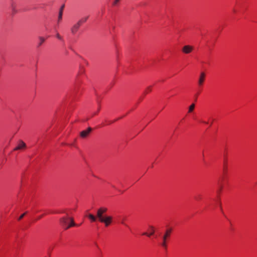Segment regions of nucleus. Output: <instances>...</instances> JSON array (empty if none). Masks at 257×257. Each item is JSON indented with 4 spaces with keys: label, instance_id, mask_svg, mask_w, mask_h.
Listing matches in <instances>:
<instances>
[{
    "label": "nucleus",
    "instance_id": "1",
    "mask_svg": "<svg viewBox=\"0 0 257 257\" xmlns=\"http://www.w3.org/2000/svg\"><path fill=\"white\" fill-rule=\"evenodd\" d=\"M61 225L65 229H67L71 226L75 225L73 219L70 217H64L60 219Z\"/></svg>",
    "mask_w": 257,
    "mask_h": 257
},
{
    "label": "nucleus",
    "instance_id": "2",
    "mask_svg": "<svg viewBox=\"0 0 257 257\" xmlns=\"http://www.w3.org/2000/svg\"><path fill=\"white\" fill-rule=\"evenodd\" d=\"M172 230L171 229H168L166 230L164 234L163 235L162 241L160 242V245L164 248L165 249L167 248L168 246V241L169 239L171 234Z\"/></svg>",
    "mask_w": 257,
    "mask_h": 257
},
{
    "label": "nucleus",
    "instance_id": "3",
    "mask_svg": "<svg viewBox=\"0 0 257 257\" xmlns=\"http://www.w3.org/2000/svg\"><path fill=\"white\" fill-rule=\"evenodd\" d=\"M98 220L104 224L105 227H108L113 222V218L111 216L105 215L98 218Z\"/></svg>",
    "mask_w": 257,
    "mask_h": 257
},
{
    "label": "nucleus",
    "instance_id": "4",
    "mask_svg": "<svg viewBox=\"0 0 257 257\" xmlns=\"http://www.w3.org/2000/svg\"><path fill=\"white\" fill-rule=\"evenodd\" d=\"M206 74L204 72H200L198 79V85L199 87H202L205 80Z\"/></svg>",
    "mask_w": 257,
    "mask_h": 257
},
{
    "label": "nucleus",
    "instance_id": "5",
    "mask_svg": "<svg viewBox=\"0 0 257 257\" xmlns=\"http://www.w3.org/2000/svg\"><path fill=\"white\" fill-rule=\"evenodd\" d=\"M147 230V232H144L142 234L144 235H146L148 237H150L154 234L155 229L154 226L149 225L148 227Z\"/></svg>",
    "mask_w": 257,
    "mask_h": 257
},
{
    "label": "nucleus",
    "instance_id": "6",
    "mask_svg": "<svg viewBox=\"0 0 257 257\" xmlns=\"http://www.w3.org/2000/svg\"><path fill=\"white\" fill-rule=\"evenodd\" d=\"M194 50V47L191 45H186L183 47L182 51L184 54H189Z\"/></svg>",
    "mask_w": 257,
    "mask_h": 257
},
{
    "label": "nucleus",
    "instance_id": "7",
    "mask_svg": "<svg viewBox=\"0 0 257 257\" xmlns=\"http://www.w3.org/2000/svg\"><path fill=\"white\" fill-rule=\"evenodd\" d=\"M26 148V144L22 141H19L18 142L17 147L14 149V150H23Z\"/></svg>",
    "mask_w": 257,
    "mask_h": 257
},
{
    "label": "nucleus",
    "instance_id": "8",
    "mask_svg": "<svg viewBox=\"0 0 257 257\" xmlns=\"http://www.w3.org/2000/svg\"><path fill=\"white\" fill-rule=\"evenodd\" d=\"M107 209L106 208H99L97 212V218H99L100 217H102L103 216H105V215H104V213H105L106 212Z\"/></svg>",
    "mask_w": 257,
    "mask_h": 257
},
{
    "label": "nucleus",
    "instance_id": "9",
    "mask_svg": "<svg viewBox=\"0 0 257 257\" xmlns=\"http://www.w3.org/2000/svg\"><path fill=\"white\" fill-rule=\"evenodd\" d=\"M80 26V24L78 23L75 24L71 29L72 33L75 34L78 30Z\"/></svg>",
    "mask_w": 257,
    "mask_h": 257
},
{
    "label": "nucleus",
    "instance_id": "10",
    "mask_svg": "<svg viewBox=\"0 0 257 257\" xmlns=\"http://www.w3.org/2000/svg\"><path fill=\"white\" fill-rule=\"evenodd\" d=\"M90 132V129H89V128L87 129L86 130H84V131L81 132V133L80 134V136L82 138H85L88 135Z\"/></svg>",
    "mask_w": 257,
    "mask_h": 257
},
{
    "label": "nucleus",
    "instance_id": "11",
    "mask_svg": "<svg viewBox=\"0 0 257 257\" xmlns=\"http://www.w3.org/2000/svg\"><path fill=\"white\" fill-rule=\"evenodd\" d=\"M195 103H192L188 107V113H192L193 110H194V108H195Z\"/></svg>",
    "mask_w": 257,
    "mask_h": 257
},
{
    "label": "nucleus",
    "instance_id": "12",
    "mask_svg": "<svg viewBox=\"0 0 257 257\" xmlns=\"http://www.w3.org/2000/svg\"><path fill=\"white\" fill-rule=\"evenodd\" d=\"M11 9L12 10V13L13 14H15L17 12L16 10V5L14 3H13L11 5Z\"/></svg>",
    "mask_w": 257,
    "mask_h": 257
},
{
    "label": "nucleus",
    "instance_id": "13",
    "mask_svg": "<svg viewBox=\"0 0 257 257\" xmlns=\"http://www.w3.org/2000/svg\"><path fill=\"white\" fill-rule=\"evenodd\" d=\"M88 217L92 222H95L96 220V217L92 214H89Z\"/></svg>",
    "mask_w": 257,
    "mask_h": 257
},
{
    "label": "nucleus",
    "instance_id": "14",
    "mask_svg": "<svg viewBox=\"0 0 257 257\" xmlns=\"http://www.w3.org/2000/svg\"><path fill=\"white\" fill-rule=\"evenodd\" d=\"M87 17L82 18L78 21V23L80 24V25H81L82 24L85 23L87 21Z\"/></svg>",
    "mask_w": 257,
    "mask_h": 257
},
{
    "label": "nucleus",
    "instance_id": "15",
    "mask_svg": "<svg viewBox=\"0 0 257 257\" xmlns=\"http://www.w3.org/2000/svg\"><path fill=\"white\" fill-rule=\"evenodd\" d=\"M216 204H217V205H218L219 206L221 211L223 213V207H222V206L220 202V201L218 199H217V200H216Z\"/></svg>",
    "mask_w": 257,
    "mask_h": 257
},
{
    "label": "nucleus",
    "instance_id": "16",
    "mask_svg": "<svg viewBox=\"0 0 257 257\" xmlns=\"http://www.w3.org/2000/svg\"><path fill=\"white\" fill-rule=\"evenodd\" d=\"M120 0H112V5L113 6H117L119 3Z\"/></svg>",
    "mask_w": 257,
    "mask_h": 257
},
{
    "label": "nucleus",
    "instance_id": "17",
    "mask_svg": "<svg viewBox=\"0 0 257 257\" xmlns=\"http://www.w3.org/2000/svg\"><path fill=\"white\" fill-rule=\"evenodd\" d=\"M64 8V5L62 6L60 9L59 14H61V15H62V16L63 15Z\"/></svg>",
    "mask_w": 257,
    "mask_h": 257
},
{
    "label": "nucleus",
    "instance_id": "18",
    "mask_svg": "<svg viewBox=\"0 0 257 257\" xmlns=\"http://www.w3.org/2000/svg\"><path fill=\"white\" fill-rule=\"evenodd\" d=\"M62 19V16L61 14H59L58 18V23H59Z\"/></svg>",
    "mask_w": 257,
    "mask_h": 257
},
{
    "label": "nucleus",
    "instance_id": "19",
    "mask_svg": "<svg viewBox=\"0 0 257 257\" xmlns=\"http://www.w3.org/2000/svg\"><path fill=\"white\" fill-rule=\"evenodd\" d=\"M220 183H218V187H217V193L218 194V195H219V193H220Z\"/></svg>",
    "mask_w": 257,
    "mask_h": 257
},
{
    "label": "nucleus",
    "instance_id": "20",
    "mask_svg": "<svg viewBox=\"0 0 257 257\" xmlns=\"http://www.w3.org/2000/svg\"><path fill=\"white\" fill-rule=\"evenodd\" d=\"M40 41H41L40 44V45H41V44H42V43L45 41V38H43V37H41V38H40Z\"/></svg>",
    "mask_w": 257,
    "mask_h": 257
},
{
    "label": "nucleus",
    "instance_id": "21",
    "mask_svg": "<svg viewBox=\"0 0 257 257\" xmlns=\"http://www.w3.org/2000/svg\"><path fill=\"white\" fill-rule=\"evenodd\" d=\"M56 38L57 39H58L59 40H61L62 39L61 36L58 33L56 34Z\"/></svg>",
    "mask_w": 257,
    "mask_h": 257
},
{
    "label": "nucleus",
    "instance_id": "22",
    "mask_svg": "<svg viewBox=\"0 0 257 257\" xmlns=\"http://www.w3.org/2000/svg\"><path fill=\"white\" fill-rule=\"evenodd\" d=\"M25 214V213H24V214H22V215L20 216V217H19V220H20V219H22V218H23V217L24 216Z\"/></svg>",
    "mask_w": 257,
    "mask_h": 257
},
{
    "label": "nucleus",
    "instance_id": "23",
    "mask_svg": "<svg viewBox=\"0 0 257 257\" xmlns=\"http://www.w3.org/2000/svg\"><path fill=\"white\" fill-rule=\"evenodd\" d=\"M151 87L150 86V87H148V88L147 90H148V92H149V91H151Z\"/></svg>",
    "mask_w": 257,
    "mask_h": 257
}]
</instances>
